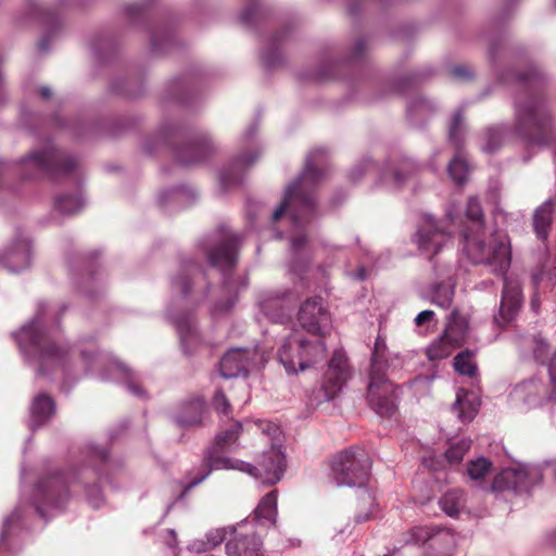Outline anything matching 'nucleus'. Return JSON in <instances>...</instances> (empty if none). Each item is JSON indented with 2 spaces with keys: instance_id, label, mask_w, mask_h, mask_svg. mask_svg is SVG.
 <instances>
[{
  "instance_id": "1",
  "label": "nucleus",
  "mask_w": 556,
  "mask_h": 556,
  "mask_svg": "<svg viewBox=\"0 0 556 556\" xmlns=\"http://www.w3.org/2000/svg\"><path fill=\"white\" fill-rule=\"evenodd\" d=\"M67 305L40 301L34 316L13 337L26 362L37 376L61 381V390L70 392L83 377L124 383L129 393L143 397L137 375L111 352L100 349L91 338L78 342L80 365L73 362V346L64 339L60 321Z\"/></svg>"
},
{
  "instance_id": "2",
  "label": "nucleus",
  "mask_w": 556,
  "mask_h": 556,
  "mask_svg": "<svg viewBox=\"0 0 556 556\" xmlns=\"http://www.w3.org/2000/svg\"><path fill=\"white\" fill-rule=\"evenodd\" d=\"M242 240L241 233L231 231L227 226H219L201 237L195 245V254L184 257L170 275L172 300L166 313L176 327L185 354H191L192 348L200 342V333L190 308L202 304L211 289L207 269L200 265V260H205L210 267L216 268L223 277L226 300L216 302L211 308V314L213 317L226 314L236 304L238 293L248 287L247 277L232 275Z\"/></svg>"
},
{
  "instance_id": "3",
  "label": "nucleus",
  "mask_w": 556,
  "mask_h": 556,
  "mask_svg": "<svg viewBox=\"0 0 556 556\" xmlns=\"http://www.w3.org/2000/svg\"><path fill=\"white\" fill-rule=\"evenodd\" d=\"M484 214L477 197H470L465 211V219L458 215L455 205H451L445 217L437 220L432 214L425 213L414 237L419 251L433 256L446 245L455 227L462 228L463 250L473 264H484L495 274L504 276V287L498 316L494 321L498 326L510 323L522 303L521 286L518 279L505 276L510 263V243L504 232L495 231L488 244L482 239Z\"/></svg>"
},
{
  "instance_id": "4",
  "label": "nucleus",
  "mask_w": 556,
  "mask_h": 556,
  "mask_svg": "<svg viewBox=\"0 0 556 556\" xmlns=\"http://www.w3.org/2000/svg\"><path fill=\"white\" fill-rule=\"evenodd\" d=\"M111 462L106 446L86 444L79 458L67 473L54 470L42 476L30 494L23 491L16 508L3 519L0 534V549L13 553L20 533L30 526L36 515L45 521L61 514L74 492L81 491L87 504L99 509L105 504L99 481L109 473Z\"/></svg>"
},
{
  "instance_id": "5",
  "label": "nucleus",
  "mask_w": 556,
  "mask_h": 556,
  "mask_svg": "<svg viewBox=\"0 0 556 556\" xmlns=\"http://www.w3.org/2000/svg\"><path fill=\"white\" fill-rule=\"evenodd\" d=\"M540 68L531 65L525 73L516 75V80L525 89L514 102V124L488 127L481 136V150L494 153L511 137L520 139L529 147H548L556 142V124L551 111L539 92L531 88L543 81Z\"/></svg>"
},
{
  "instance_id": "6",
  "label": "nucleus",
  "mask_w": 556,
  "mask_h": 556,
  "mask_svg": "<svg viewBox=\"0 0 556 556\" xmlns=\"http://www.w3.org/2000/svg\"><path fill=\"white\" fill-rule=\"evenodd\" d=\"M326 150H312L305 159L302 174L290 182L283 198L270 219L277 222L287 218L290 223V248L299 254L307 244V227L316 213L315 189L327 175L325 164Z\"/></svg>"
},
{
  "instance_id": "7",
  "label": "nucleus",
  "mask_w": 556,
  "mask_h": 556,
  "mask_svg": "<svg viewBox=\"0 0 556 556\" xmlns=\"http://www.w3.org/2000/svg\"><path fill=\"white\" fill-rule=\"evenodd\" d=\"M9 175L29 181L67 179L76 185L83 176L77 157L59 149L51 139L34 147L17 161L0 160V186Z\"/></svg>"
},
{
  "instance_id": "8",
  "label": "nucleus",
  "mask_w": 556,
  "mask_h": 556,
  "mask_svg": "<svg viewBox=\"0 0 556 556\" xmlns=\"http://www.w3.org/2000/svg\"><path fill=\"white\" fill-rule=\"evenodd\" d=\"M178 140L184 143L174 147V156L182 165H192L206 160L214 151L215 144L206 132H199L192 137L187 135V129L181 124L164 121L156 132L146 139L142 149L147 154H153L161 147L174 146Z\"/></svg>"
},
{
  "instance_id": "9",
  "label": "nucleus",
  "mask_w": 556,
  "mask_h": 556,
  "mask_svg": "<svg viewBox=\"0 0 556 556\" xmlns=\"http://www.w3.org/2000/svg\"><path fill=\"white\" fill-rule=\"evenodd\" d=\"M401 365L399 355L391 356L384 340L378 337L371 355L368 403L371 409L382 418H390L396 413V387L387 376L389 371L400 368Z\"/></svg>"
},
{
  "instance_id": "10",
  "label": "nucleus",
  "mask_w": 556,
  "mask_h": 556,
  "mask_svg": "<svg viewBox=\"0 0 556 556\" xmlns=\"http://www.w3.org/2000/svg\"><path fill=\"white\" fill-rule=\"evenodd\" d=\"M207 462L211 469L239 470L254 477L266 485H273L279 482L286 469L285 454L280 446L275 444L262 454L257 460V465L230 457H214L213 453L208 455Z\"/></svg>"
},
{
  "instance_id": "11",
  "label": "nucleus",
  "mask_w": 556,
  "mask_h": 556,
  "mask_svg": "<svg viewBox=\"0 0 556 556\" xmlns=\"http://www.w3.org/2000/svg\"><path fill=\"white\" fill-rule=\"evenodd\" d=\"M326 343L320 338L308 339L299 330L291 332L278 350V359L288 374H296L321 362Z\"/></svg>"
},
{
  "instance_id": "12",
  "label": "nucleus",
  "mask_w": 556,
  "mask_h": 556,
  "mask_svg": "<svg viewBox=\"0 0 556 556\" xmlns=\"http://www.w3.org/2000/svg\"><path fill=\"white\" fill-rule=\"evenodd\" d=\"M257 132V123H251L239 139L240 153L220 169L219 185L224 191L241 184L247 170L264 154L265 144Z\"/></svg>"
},
{
  "instance_id": "13",
  "label": "nucleus",
  "mask_w": 556,
  "mask_h": 556,
  "mask_svg": "<svg viewBox=\"0 0 556 556\" xmlns=\"http://www.w3.org/2000/svg\"><path fill=\"white\" fill-rule=\"evenodd\" d=\"M367 173H375L378 185L390 190H396L413 178L416 173V165L412 160L403 157L399 160L388 159L383 165L379 166L370 156H365L351 168L349 178L356 184Z\"/></svg>"
},
{
  "instance_id": "14",
  "label": "nucleus",
  "mask_w": 556,
  "mask_h": 556,
  "mask_svg": "<svg viewBox=\"0 0 556 556\" xmlns=\"http://www.w3.org/2000/svg\"><path fill=\"white\" fill-rule=\"evenodd\" d=\"M371 462L365 450L355 447L338 454L331 467L338 486L364 488L368 481Z\"/></svg>"
},
{
  "instance_id": "15",
  "label": "nucleus",
  "mask_w": 556,
  "mask_h": 556,
  "mask_svg": "<svg viewBox=\"0 0 556 556\" xmlns=\"http://www.w3.org/2000/svg\"><path fill=\"white\" fill-rule=\"evenodd\" d=\"M543 479V467L539 464H525L503 469L495 476L491 490L497 497L528 494Z\"/></svg>"
},
{
  "instance_id": "16",
  "label": "nucleus",
  "mask_w": 556,
  "mask_h": 556,
  "mask_svg": "<svg viewBox=\"0 0 556 556\" xmlns=\"http://www.w3.org/2000/svg\"><path fill=\"white\" fill-rule=\"evenodd\" d=\"M277 518V491H270L260 502L257 507L254 509V516L252 520H245L238 526V528H220L208 531L205 534L206 543L210 548H214L224 541L227 540L228 535H231L229 540L236 536V532L240 533H252L250 527L255 522L260 528H267L275 526Z\"/></svg>"
},
{
  "instance_id": "17",
  "label": "nucleus",
  "mask_w": 556,
  "mask_h": 556,
  "mask_svg": "<svg viewBox=\"0 0 556 556\" xmlns=\"http://www.w3.org/2000/svg\"><path fill=\"white\" fill-rule=\"evenodd\" d=\"M203 76L202 68H192L170 79L161 93V104L164 108L192 105L199 96Z\"/></svg>"
},
{
  "instance_id": "18",
  "label": "nucleus",
  "mask_w": 556,
  "mask_h": 556,
  "mask_svg": "<svg viewBox=\"0 0 556 556\" xmlns=\"http://www.w3.org/2000/svg\"><path fill=\"white\" fill-rule=\"evenodd\" d=\"M349 377L345 354L341 350H336L328 363L320 388L313 392L312 403L319 405L333 400L341 392Z\"/></svg>"
},
{
  "instance_id": "19",
  "label": "nucleus",
  "mask_w": 556,
  "mask_h": 556,
  "mask_svg": "<svg viewBox=\"0 0 556 556\" xmlns=\"http://www.w3.org/2000/svg\"><path fill=\"white\" fill-rule=\"evenodd\" d=\"M298 320L312 338H320L323 341L331 327L330 313L320 296L309 298L301 304Z\"/></svg>"
},
{
  "instance_id": "20",
  "label": "nucleus",
  "mask_w": 556,
  "mask_h": 556,
  "mask_svg": "<svg viewBox=\"0 0 556 556\" xmlns=\"http://www.w3.org/2000/svg\"><path fill=\"white\" fill-rule=\"evenodd\" d=\"M299 299V292L291 289L265 291L260 295L261 313L274 324H286L291 320V304Z\"/></svg>"
},
{
  "instance_id": "21",
  "label": "nucleus",
  "mask_w": 556,
  "mask_h": 556,
  "mask_svg": "<svg viewBox=\"0 0 556 556\" xmlns=\"http://www.w3.org/2000/svg\"><path fill=\"white\" fill-rule=\"evenodd\" d=\"M405 544H429V547L442 554L443 556L456 546V534L446 528L438 526L414 527L405 538Z\"/></svg>"
},
{
  "instance_id": "22",
  "label": "nucleus",
  "mask_w": 556,
  "mask_h": 556,
  "mask_svg": "<svg viewBox=\"0 0 556 556\" xmlns=\"http://www.w3.org/2000/svg\"><path fill=\"white\" fill-rule=\"evenodd\" d=\"M514 404H522L529 408L536 407L544 400L551 405V414L556 417V389L548 392L544 383L539 378H531L514 387L510 394Z\"/></svg>"
},
{
  "instance_id": "23",
  "label": "nucleus",
  "mask_w": 556,
  "mask_h": 556,
  "mask_svg": "<svg viewBox=\"0 0 556 556\" xmlns=\"http://www.w3.org/2000/svg\"><path fill=\"white\" fill-rule=\"evenodd\" d=\"M31 241L23 232H16L0 253V264L11 273H21L30 267Z\"/></svg>"
},
{
  "instance_id": "24",
  "label": "nucleus",
  "mask_w": 556,
  "mask_h": 556,
  "mask_svg": "<svg viewBox=\"0 0 556 556\" xmlns=\"http://www.w3.org/2000/svg\"><path fill=\"white\" fill-rule=\"evenodd\" d=\"M27 15L39 20L45 25V33L38 42V50L42 53L49 51V43L63 33V20L59 13L47 10L37 0H28L25 8Z\"/></svg>"
},
{
  "instance_id": "25",
  "label": "nucleus",
  "mask_w": 556,
  "mask_h": 556,
  "mask_svg": "<svg viewBox=\"0 0 556 556\" xmlns=\"http://www.w3.org/2000/svg\"><path fill=\"white\" fill-rule=\"evenodd\" d=\"M241 430L242 425L240 422H236L229 429L216 435L215 445L211 447L205 454L204 464L202 465L200 476L195 477L194 479L187 483L185 490L180 494V497H182L189 490L204 481L214 470L211 469V466L208 465L207 462V457L211 453H213L214 457H224L223 455H220L223 452H231L235 450L233 446L239 438Z\"/></svg>"
},
{
  "instance_id": "26",
  "label": "nucleus",
  "mask_w": 556,
  "mask_h": 556,
  "mask_svg": "<svg viewBox=\"0 0 556 556\" xmlns=\"http://www.w3.org/2000/svg\"><path fill=\"white\" fill-rule=\"evenodd\" d=\"M256 357L255 349H230L219 362L220 376L227 379L247 377L249 370L255 366Z\"/></svg>"
},
{
  "instance_id": "27",
  "label": "nucleus",
  "mask_w": 556,
  "mask_h": 556,
  "mask_svg": "<svg viewBox=\"0 0 556 556\" xmlns=\"http://www.w3.org/2000/svg\"><path fill=\"white\" fill-rule=\"evenodd\" d=\"M290 33V27H283L263 39L260 58L267 70H276L283 64L282 46Z\"/></svg>"
},
{
  "instance_id": "28",
  "label": "nucleus",
  "mask_w": 556,
  "mask_h": 556,
  "mask_svg": "<svg viewBox=\"0 0 556 556\" xmlns=\"http://www.w3.org/2000/svg\"><path fill=\"white\" fill-rule=\"evenodd\" d=\"M232 540L226 542V554L228 556H266L262 549L263 542L261 534L236 532Z\"/></svg>"
},
{
  "instance_id": "29",
  "label": "nucleus",
  "mask_w": 556,
  "mask_h": 556,
  "mask_svg": "<svg viewBox=\"0 0 556 556\" xmlns=\"http://www.w3.org/2000/svg\"><path fill=\"white\" fill-rule=\"evenodd\" d=\"M55 412L56 406L52 396L43 392L38 393L29 406V429L36 431L41 428L52 419Z\"/></svg>"
},
{
  "instance_id": "30",
  "label": "nucleus",
  "mask_w": 556,
  "mask_h": 556,
  "mask_svg": "<svg viewBox=\"0 0 556 556\" xmlns=\"http://www.w3.org/2000/svg\"><path fill=\"white\" fill-rule=\"evenodd\" d=\"M439 104L422 94L410 98L407 103V119L412 126L420 128L438 112Z\"/></svg>"
},
{
  "instance_id": "31",
  "label": "nucleus",
  "mask_w": 556,
  "mask_h": 556,
  "mask_svg": "<svg viewBox=\"0 0 556 556\" xmlns=\"http://www.w3.org/2000/svg\"><path fill=\"white\" fill-rule=\"evenodd\" d=\"M197 198V192L189 186L179 185L165 188L157 195V203L163 210H175L188 206Z\"/></svg>"
},
{
  "instance_id": "32",
  "label": "nucleus",
  "mask_w": 556,
  "mask_h": 556,
  "mask_svg": "<svg viewBox=\"0 0 556 556\" xmlns=\"http://www.w3.org/2000/svg\"><path fill=\"white\" fill-rule=\"evenodd\" d=\"M205 403L201 396H195L181 404L174 416V421L182 428L195 427L202 424Z\"/></svg>"
},
{
  "instance_id": "33",
  "label": "nucleus",
  "mask_w": 556,
  "mask_h": 556,
  "mask_svg": "<svg viewBox=\"0 0 556 556\" xmlns=\"http://www.w3.org/2000/svg\"><path fill=\"white\" fill-rule=\"evenodd\" d=\"M456 282L452 277L432 281L427 288L426 298L434 305L447 309L455 295Z\"/></svg>"
},
{
  "instance_id": "34",
  "label": "nucleus",
  "mask_w": 556,
  "mask_h": 556,
  "mask_svg": "<svg viewBox=\"0 0 556 556\" xmlns=\"http://www.w3.org/2000/svg\"><path fill=\"white\" fill-rule=\"evenodd\" d=\"M479 406L480 401L475 392L460 389L452 410L462 422H469L477 415Z\"/></svg>"
},
{
  "instance_id": "35",
  "label": "nucleus",
  "mask_w": 556,
  "mask_h": 556,
  "mask_svg": "<svg viewBox=\"0 0 556 556\" xmlns=\"http://www.w3.org/2000/svg\"><path fill=\"white\" fill-rule=\"evenodd\" d=\"M468 333V318L462 315L457 309H453L447 316L446 327L441 338V342L451 344H460Z\"/></svg>"
},
{
  "instance_id": "36",
  "label": "nucleus",
  "mask_w": 556,
  "mask_h": 556,
  "mask_svg": "<svg viewBox=\"0 0 556 556\" xmlns=\"http://www.w3.org/2000/svg\"><path fill=\"white\" fill-rule=\"evenodd\" d=\"M531 280L534 288V293L531 300V308L533 312H538L540 305V292H544L546 289H549L556 285V265L553 267L544 265L543 267L539 268L532 274Z\"/></svg>"
},
{
  "instance_id": "37",
  "label": "nucleus",
  "mask_w": 556,
  "mask_h": 556,
  "mask_svg": "<svg viewBox=\"0 0 556 556\" xmlns=\"http://www.w3.org/2000/svg\"><path fill=\"white\" fill-rule=\"evenodd\" d=\"M86 205V200L80 190L74 193H60L54 198L53 211L64 217L80 213Z\"/></svg>"
},
{
  "instance_id": "38",
  "label": "nucleus",
  "mask_w": 556,
  "mask_h": 556,
  "mask_svg": "<svg viewBox=\"0 0 556 556\" xmlns=\"http://www.w3.org/2000/svg\"><path fill=\"white\" fill-rule=\"evenodd\" d=\"M554 201L548 199L540 205L533 214V227L539 239L548 237L553 222Z\"/></svg>"
},
{
  "instance_id": "39",
  "label": "nucleus",
  "mask_w": 556,
  "mask_h": 556,
  "mask_svg": "<svg viewBox=\"0 0 556 556\" xmlns=\"http://www.w3.org/2000/svg\"><path fill=\"white\" fill-rule=\"evenodd\" d=\"M345 66L346 64L344 62H338L330 55H325L318 68L305 76V78L320 83L337 79L340 78V73Z\"/></svg>"
},
{
  "instance_id": "40",
  "label": "nucleus",
  "mask_w": 556,
  "mask_h": 556,
  "mask_svg": "<svg viewBox=\"0 0 556 556\" xmlns=\"http://www.w3.org/2000/svg\"><path fill=\"white\" fill-rule=\"evenodd\" d=\"M178 46L174 31L169 28H157L151 33V51L154 54H165Z\"/></svg>"
},
{
  "instance_id": "41",
  "label": "nucleus",
  "mask_w": 556,
  "mask_h": 556,
  "mask_svg": "<svg viewBox=\"0 0 556 556\" xmlns=\"http://www.w3.org/2000/svg\"><path fill=\"white\" fill-rule=\"evenodd\" d=\"M111 90L115 94L134 99L143 93L144 86L138 78L118 76L111 83Z\"/></svg>"
},
{
  "instance_id": "42",
  "label": "nucleus",
  "mask_w": 556,
  "mask_h": 556,
  "mask_svg": "<svg viewBox=\"0 0 556 556\" xmlns=\"http://www.w3.org/2000/svg\"><path fill=\"white\" fill-rule=\"evenodd\" d=\"M441 509L450 517H457L466 506L465 492L458 489L448 490L439 501Z\"/></svg>"
},
{
  "instance_id": "43",
  "label": "nucleus",
  "mask_w": 556,
  "mask_h": 556,
  "mask_svg": "<svg viewBox=\"0 0 556 556\" xmlns=\"http://www.w3.org/2000/svg\"><path fill=\"white\" fill-rule=\"evenodd\" d=\"M448 140L456 148L459 149L465 140V119L464 109H457L451 118L448 127Z\"/></svg>"
},
{
  "instance_id": "44",
  "label": "nucleus",
  "mask_w": 556,
  "mask_h": 556,
  "mask_svg": "<svg viewBox=\"0 0 556 556\" xmlns=\"http://www.w3.org/2000/svg\"><path fill=\"white\" fill-rule=\"evenodd\" d=\"M447 174L452 181L456 185H464L469 175V166L467 161L457 153L447 165Z\"/></svg>"
},
{
  "instance_id": "45",
  "label": "nucleus",
  "mask_w": 556,
  "mask_h": 556,
  "mask_svg": "<svg viewBox=\"0 0 556 556\" xmlns=\"http://www.w3.org/2000/svg\"><path fill=\"white\" fill-rule=\"evenodd\" d=\"M454 369L462 376L475 377L478 370L473 359V352L466 350L459 352L453 361Z\"/></svg>"
},
{
  "instance_id": "46",
  "label": "nucleus",
  "mask_w": 556,
  "mask_h": 556,
  "mask_svg": "<svg viewBox=\"0 0 556 556\" xmlns=\"http://www.w3.org/2000/svg\"><path fill=\"white\" fill-rule=\"evenodd\" d=\"M470 446L471 440L466 438L452 443L445 452L446 460L452 465L460 463L465 454L469 451Z\"/></svg>"
},
{
  "instance_id": "47",
  "label": "nucleus",
  "mask_w": 556,
  "mask_h": 556,
  "mask_svg": "<svg viewBox=\"0 0 556 556\" xmlns=\"http://www.w3.org/2000/svg\"><path fill=\"white\" fill-rule=\"evenodd\" d=\"M521 348L522 349H531L534 358L538 362H543L546 358L548 345L547 343L539 337H527L521 339Z\"/></svg>"
},
{
  "instance_id": "48",
  "label": "nucleus",
  "mask_w": 556,
  "mask_h": 556,
  "mask_svg": "<svg viewBox=\"0 0 556 556\" xmlns=\"http://www.w3.org/2000/svg\"><path fill=\"white\" fill-rule=\"evenodd\" d=\"M491 467V462L481 456L468 463L467 473L471 480H481L490 472Z\"/></svg>"
},
{
  "instance_id": "49",
  "label": "nucleus",
  "mask_w": 556,
  "mask_h": 556,
  "mask_svg": "<svg viewBox=\"0 0 556 556\" xmlns=\"http://www.w3.org/2000/svg\"><path fill=\"white\" fill-rule=\"evenodd\" d=\"M75 286L88 298H94V293L90 290L93 285L100 283L101 279L98 278L97 274L88 268L87 273L81 277L73 278Z\"/></svg>"
},
{
  "instance_id": "50",
  "label": "nucleus",
  "mask_w": 556,
  "mask_h": 556,
  "mask_svg": "<svg viewBox=\"0 0 556 556\" xmlns=\"http://www.w3.org/2000/svg\"><path fill=\"white\" fill-rule=\"evenodd\" d=\"M452 78L458 81H468L475 77L473 70L467 64H456L448 68Z\"/></svg>"
},
{
  "instance_id": "51",
  "label": "nucleus",
  "mask_w": 556,
  "mask_h": 556,
  "mask_svg": "<svg viewBox=\"0 0 556 556\" xmlns=\"http://www.w3.org/2000/svg\"><path fill=\"white\" fill-rule=\"evenodd\" d=\"M213 406L215 410L223 417H229L231 406L222 390H217L213 397Z\"/></svg>"
},
{
  "instance_id": "52",
  "label": "nucleus",
  "mask_w": 556,
  "mask_h": 556,
  "mask_svg": "<svg viewBox=\"0 0 556 556\" xmlns=\"http://www.w3.org/2000/svg\"><path fill=\"white\" fill-rule=\"evenodd\" d=\"M434 312L431 309H425L415 317V324L417 327L429 328L431 323L434 320Z\"/></svg>"
},
{
  "instance_id": "53",
  "label": "nucleus",
  "mask_w": 556,
  "mask_h": 556,
  "mask_svg": "<svg viewBox=\"0 0 556 556\" xmlns=\"http://www.w3.org/2000/svg\"><path fill=\"white\" fill-rule=\"evenodd\" d=\"M125 13L131 21H137L143 16V5L141 3H131L125 8Z\"/></svg>"
},
{
  "instance_id": "54",
  "label": "nucleus",
  "mask_w": 556,
  "mask_h": 556,
  "mask_svg": "<svg viewBox=\"0 0 556 556\" xmlns=\"http://www.w3.org/2000/svg\"><path fill=\"white\" fill-rule=\"evenodd\" d=\"M366 42L363 39H356L351 49L350 58L352 60H358L364 56L366 52Z\"/></svg>"
},
{
  "instance_id": "55",
  "label": "nucleus",
  "mask_w": 556,
  "mask_h": 556,
  "mask_svg": "<svg viewBox=\"0 0 556 556\" xmlns=\"http://www.w3.org/2000/svg\"><path fill=\"white\" fill-rule=\"evenodd\" d=\"M450 354L447 348L437 346L435 344L431 345L428 349V356L430 359L444 358Z\"/></svg>"
},
{
  "instance_id": "56",
  "label": "nucleus",
  "mask_w": 556,
  "mask_h": 556,
  "mask_svg": "<svg viewBox=\"0 0 556 556\" xmlns=\"http://www.w3.org/2000/svg\"><path fill=\"white\" fill-rule=\"evenodd\" d=\"M258 428L269 438L276 439L280 434L279 428L271 422H260Z\"/></svg>"
},
{
  "instance_id": "57",
  "label": "nucleus",
  "mask_w": 556,
  "mask_h": 556,
  "mask_svg": "<svg viewBox=\"0 0 556 556\" xmlns=\"http://www.w3.org/2000/svg\"><path fill=\"white\" fill-rule=\"evenodd\" d=\"M55 123V125H58L59 127H70L73 129V132L75 134V136L77 137H81L84 135V132L79 129L80 127V123H75L73 125H65L64 121L56 116L53 121Z\"/></svg>"
},
{
  "instance_id": "58",
  "label": "nucleus",
  "mask_w": 556,
  "mask_h": 556,
  "mask_svg": "<svg viewBox=\"0 0 556 556\" xmlns=\"http://www.w3.org/2000/svg\"><path fill=\"white\" fill-rule=\"evenodd\" d=\"M167 535L168 538L165 543L170 549L175 551L178 544L176 531L174 529H168Z\"/></svg>"
},
{
  "instance_id": "59",
  "label": "nucleus",
  "mask_w": 556,
  "mask_h": 556,
  "mask_svg": "<svg viewBox=\"0 0 556 556\" xmlns=\"http://www.w3.org/2000/svg\"><path fill=\"white\" fill-rule=\"evenodd\" d=\"M548 375L551 378V382L555 386L556 389V352L548 363Z\"/></svg>"
},
{
  "instance_id": "60",
  "label": "nucleus",
  "mask_w": 556,
  "mask_h": 556,
  "mask_svg": "<svg viewBox=\"0 0 556 556\" xmlns=\"http://www.w3.org/2000/svg\"><path fill=\"white\" fill-rule=\"evenodd\" d=\"M258 208H260L258 203L253 202V201H249L248 202L247 214H248V217L251 220H254V219L257 218V211H258Z\"/></svg>"
},
{
  "instance_id": "61",
  "label": "nucleus",
  "mask_w": 556,
  "mask_h": 556,
  "mask_svg": "<svg viewBox=\"0 0 556 556\" xmlns=\"http://www.w3.org/2000/svg\"><path fill=\"white\" fill-rule=\"evenodd\" d=\"M208 548V545L205 542L203 541H197V542H193L192 544H190L188 546V549L191 551V552H195V553H203L205 552L206 549Z\"/></svg>"
},
{
  "instance_id": "62",
  "label": "nucleus",
  "mask_w": 556,
  "mask_h": 556,
  "mask_svg": "<svg viewBox=\"0 0 556 556\" xmlns=\"http://www.w3.org/2000/svg\"><path fill=\"white\" fill-rule=\"evenodd\" d=\"M361 498L364 503L372 506L374 497H372V494L367 489H364L361 491Z\"/></svg>"
},
{
  "instance_id": "63",
  "label": "nucleus",
  "mask_w": 556,
  "mask_h": 556,
  "mask_svg": "<svg viewBox=\"0 0 556 556\" xmlns=\"http://www.w3.org/2000/svg\"><path fill=\"white\" fill-rule=\"evenodd\" d=\"M352 277H353L355 280H359V281H362V280L366 279V277H367V270H366V268H365L364 266H359V267L357 268V270H356L354 274H352Z\"/></svg>"
},
{
  "instance_id": "64",
  "label": "nucleus",
  "mask_w": 556,
  "mask_h": 556,
  "mask_svg": "<svg viewBox=\"0 0 556 556\" xmlns=\"http://www.w3.org/2000/svg\"><path fill=\"white\" fill-rule=\"evenodd\" d=\"M39 92H40V96L43 98V99H49L52 94V91L51 89L48 87V86H42L39 88Z\"/></svg>"
}]
</instances>
